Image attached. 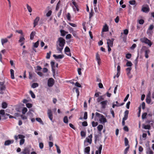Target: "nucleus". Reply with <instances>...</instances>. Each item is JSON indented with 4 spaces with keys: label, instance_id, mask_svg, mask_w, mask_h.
Segmentation results:
<instances>
[{
    "label": "nucleus",
    "instance_id": "nucleus-1",
    "mask_svg": "<svg viewBox=\"0 0 154 154\" xmlns=\"http://www.w3.org/2000/svg\"><path fill=\"white\" fill-rule=\"evenodd\" d=\"M57 43L59 44V47L58 45L57 46V51H59L58 53H61L65 44V40L63 38L60 37L58 38Z\"/></svg>",
    "mask_w": 154,
    "mask_h": 154
},
{
    "label": "nucleus",
    "instance_id": "nucleus-2",
    "mask_svg": "<svg viewBox=\"0 0 154 154\" xmlns=\"http://www.w3.org/2000/svg\"><path fill=\"white\" fill-rule=\"evenodd\" d=\"M96 116L99 118V121L101 123L103 124L107 122L106 118L103 115L96 112Z\"/></svg>",
    "mask_w": 154,
    "mask_h": 154
},
{
    "label": "nucleus",
    "instance_id": "nucleus-3",
    "mask_svg": "<svg viewBox=\"0 0 154 154\" xmlns=\"http://www.w3.org/2000/svg\"><path fill=\"white\" fill-rule=\"evenodd\" d=\"M140 41L143 43H145V44H148L149 47H151L152 44L151 41L145 37L140 38Z\"/></svg>",
    "mask_w": 154,
    "mask_h": 154
},
{
    "label": "nucleus",
    "instance_id": "nucleus-4",
    "mask_svg": "<svg viewBox=\"0 0 154 154\" xmlns=\"http://www.w3.org/2000/svg\"><path fill=\"white\" fill-rule=\"evenodd\" d=\"M142 49L144 51L145 56L146 58L149 57L148 54L150 52V51L146 46H143L142 48Z\"/></svg>",
    "mask_w": 154,
    "mask_h": 154
},
{
    "label": "nucleus",
    "instance_id": "nucleus-5",
    "mask_svg": "<svg viewBox=\"0 0 154 154\" xmlns=\"http://www.w3.org/2000/svg\"><path fill=\"white\" fill-rule=\"evenodd\" d=\"M47 115L48 116L49 118L50 119V120L53 122H54L53 121V115L52 111L50 109H48L47 111Z\"/></svg>",
    "mask_w": 154,
    "mask_h": 154
},
{
    "label": "nucleus",
    "instance_id": "nucleus-6",
    "mask_svg": "<svg viewBox=\"0 0 154 154\" xmlns=\"http://www.w3.org/2000/svg\"><path fill=\"white\" fill-rule=\"evenodd\" d=\"M54 79L52 78H50L48 80V85L49 87H52L54 85Z\"/></svg>",
    "mask_w": 154,
    "mask_h": 154
},
{
    "label": "nucleus",
    "instance_id": "nucleus-7",
    "mask_svg": "<svg viewBox=\"0 0 154 154\" xmlns=\"http://www.w3.org/2000/svg\"><path fill=\"white\" fill-rule=\"evenodd\" d=\"M24 138H25V136L21 134L18 135V138L21 139L20 142V145H22L24 143L25 141Z\"/></svg>",
    "mask_w": 154,
    "mask_h": 154
},
{
    "label": "nucleus",
    "instance_id": "nucleus-8",
    "mask_svg": "<svg viewBox=\"0 0 154 154\" xmlns=\"http://www.w3.org/2000/svg\"><path fill=\"white\" fill-rule=\"evenodd\" d=\"M114 40V39L112 38L111 39H109L107 40V46H111V47L113 46V42Z\"/></svg>",
    "mask_w": 154,
    "mask_h": 154
},
{
    "label": "nucleus",
    "instance_id": "nucleus-9",
    "mask_svg": "<svg viewBox=\"0 0 154 154\" xmlns=\"http://www.w3.org/2000/svg\"><path fill=\"white\" fill-rule=\"evenodd\" d=\"M65 52L66 53V54L67 55L70 57L71 56V54L70 53V49L68 47L66 46L65 47Z\"/></svg>",
    "mask_w": 154,
    "mask_h": 154
},
{
    "label": "nucleus",
    "instance_id": "nucleus-10",
    "mask_svg": "<svg viewBox=\"0 0 154 154\" xmlns=\"http://www.w3.org/2000/svg\"><path fill=\"white\" fill-rule=\"evenodd\" d=\"M108 101L106 100L100 102V104L101 105V108L103 109H105L106 108V106L107 105Z\"/></svg>",
    "mask_w": 154,
    "mask_h": 154
},
{
    "label": "nucleus",
    "instance_id": "nucleus-11",
    "mask_svg": "<svg viewBox=\"0 0 154 154\" xmlns=\"http://www.w3.org/2000/svg\"><path fill=\"white\" fill-rule=\"evenodd\" d=\"M40 20V17H36L35 19L34 20L33 24L34 26L33 27H35L36 26H37L38 24V22Z\"/></svg>",
    "mask_w": 154,
    "mask_h": 154
},
{
    "label": "nucleus",
    "instance_id": "nucleus-12",
    "mask_svg": "<svg viewBox=\"0 0 154 154\" xmlns=\"http://www.w3.org/2000/svg\"><path fill=\"white\" fill-rule=\"evenodd\" d=\"M92 134H90L88 136V137L86 138V140L87 142L89 144H91L92 143Z\"/></svg>",
    "mask_w": 154,
    "mask_h": 154
},
{
    "label": "nucleus",
    "instance_id": "nucleus-13",
    "mask_svg": "<svg viewBox=\"0 0 154 154\" xmlns=\"http://www.w3.org/2000/svg\"><path fill=\"white\" fill-rule=\"evenodd\" d=\"M30 150L28 148H25L21 152V154H30Z\"/></svg>",
    "mask_w": 154,
    "mask_h": 154
},
{
    "label": "nucleus",
    "instance_id": "nucleus-14",
    "mask_svg": "<svg viewBox=\"0 0 154 154\" xmlns=\"http://www.w3.org/2000/svg\"><path fill=\"white\" fill-rule=\"evenodd\" d=\"M146 154H153V151L151 150L150 146H149L146 149Z\"/></svg>",
    "mask_w": 154,
    "mask_h": 154
},
{
    "label": "nucleus",
    "instance_id": "nucleus-15",
    "mask_svg": "<svg viewBox=\"0 0 154 154\" xmlns=\"http://www.w3.org/2000/svg\"><path fill=\"white\" fill-rule=\"evenodd\" d=\"M131 69L132 68L131 67H128L126 69V71L128 72L127 75L129 79L131 78L132 77V75L129 76V75L130 74V71Z\"/></svg>",
    "mask_w": 154,
    "mask_h": 154
},
{
    "label": "nucleus",
    "instance_id": "nucleus-16",
    "mask_svg": "<svg viewBox=\"0 0 154 154\" xmlns=\"http://www.w3.org/2000/svg\"><path fill=\"white\" fill-rule=\"evenodd\" d=\"M53 57L55 58L56 59H62L64 57V55H59L57 56L56 54H54Z\"/></svg>",
    "mask_w": 154,
    "mask_h": 154
},
{
    "label": "nucleus",
    "instance_id": "nucleus-17",
    "mask_svg": "<svg viewBox=\"0 0 154 154\" xmlns=\"http://www.w3.org/2000/svg\"><path fill=\"white\" fill-rule=\"evenodd\" d=\"M14 140H8L6 141L4 143V145L5 146L9 145L10 144L12 143H14Z\"/></svg>",
    "mask_w": 154,
    "mask_h": 154
},
{
    "label": "nucleus",
    "instance_id": "nucleus-18",
    "mask_svg": "<svg viewBox=\"0 0 154 154\" xmlns=\"http://www.w3.org/2000/svg\"><path fill=\"white\" fill-rule=\"evenodd\" d=\"M149 9L148 7H143L142 8V11L145 13H148L149 11Z\"/></svg>",
    "mask_w": 154,
    "mask_h": 154
},
{
    "label": "nucleus",
    "instance_id": "nucleus-19",
    "mask_svg": "<svg viewBox=\"0 0 154 154\" xmlns=\"http://www.w3.org/2000/svg\"><path fill=\"white\" fill-rule=\"evenodd\" d=\"M109 27L106 24H105V25L103 26L102 32H106L108 31Z\"/></svg>",
    "mask_w": 154,
    "mask_h": 154
},
{
    "label": "nucleus",
    "instance_id": "nucleus-20",
    "mask_svg": "<svg viewBox=\"0 0 154 154\" xmlns=\"http://www.w3.org/2000/svg\"><path fill=\"white\" fill-rule=\"evenodd\" d=\"M142 128L145 129L150 130L151 129V126L149 125H145L143 124L142 125Z\"/></svg>",
    "mask_w": 154,
    "mask_h": 154
},
{
    "label": "nucleus",
    "instance_id": "nucleus-21",
    "mask_svg": "<svg viewBox=\"0 0 154 154\" xmlns=\"http://www.w3.org/2000/svg\"><path fill=\"white\" fill-rule=\"evenodd\" d=\"M6 89V87L5 85L0 86V94H3L4 92L3 91H5Z\"/></svg>",
    "mask_w": 154,
    "mask_h": 154
},
{
    "label": "nucleus",
    "instance_id": "nucleus-22",
    "mask_svg": "<svg viewBox=\"0 0 154 154\" xmlns=\"http://www.w3.org/2000/svg\"><path fill=\"white\" fill-rule=\"evenodd\" d=\"M54 64L55 62L54 61H52L51 62V66L52 71L54 73L55 72V69H54V68L55 67Z\"/></svg>",
    "mask_w": 154,
    "mask_h": 154
},
{
    "label": "nucleus",
    "instance_id": "nucleus-23",
    "mask_svg": "<svg viewBox=\"0 0 154 154\" xmlns=\"http://www.w3.org/2000/svg\"><path fill=\"white\" fill-rule=\"evenodd\" d=\"M36 34V32L35 31H32L31 32V33L30 34V39L31 40H33L34 38V36L35 34Z\"/></svg>",
    "mask_w": 154,
    "mask_h": 154
},
{
    "label": "nucleus",
    "instance_id": "nucleus-24",
    "mask_svg": "<svg viewBox=\"0 0 154 154\" xmlns=\"http://www.w3.org/2000/svg\"><path fill=\"white\" fill-rule=\"evenodd\" d=\"M60 32L61 33V35L63 36H65L66 34L68 33V32H66L64 30H60Z\"/></svg>",
    "mask_w": 154,
    "mask_h": 154
},
{
    "label": "nucleus",
    "instance_id": "nucleus-25",
    "mask_svg": "<svg viewBox=\"0 0 154 154\" xmlns=\"http://www.w3.org/2000/svg\"><path fill=\"white\" fill-rule=\"evenodd\" d=\"M90 151V147L88 146L85 148V152L88 154H90L89 152Z\"/></svg>",
    "mask_w": 154,
    "mask_h": 154
},
{
    "label": "nucleus",
    "instance_id": "nucleus-26",
    "mask_svg": "<svg viewBox=\"0 0 154 154\" xmlns=\"http://www.w3.org/2000/svg\"><path fill=\"white\" fill-rule=\"evenodd\" d=\"M10 72H11V78L12 79H14V70L13 69H10Z\"/></svg>",
    "mask_w": 154,
    "mask_h": 154
},
{
    "label": "nucleus",
    "instance_id": "nucleus-27",
    "mask_svg": "<svg viewBox=\"0 0 154 154\" xmlns=\"http://www.w3.org/2000/svg\"><path fill=\"white\" fill-rule=\"evenodd\" d=\"M129 3L131 5H135V6L136 5V1L135 0L130 1L129 2Z\"/></svg>",
    "mask_w": 154,
    "mask_h": 154
},
{
    "label": "nucleus",
    "instance_id": "nucleus-28",
    "mask_svg": "<svg viewBox=\"0 0 154 154\" xmlns=\"http://www.w3.org/2000/svg\"><path fill=\"white\" fill-rule=\"evenodd\" d=\"M8 42V40L7 38H5L4 39H1V42L2 44L3 45H4V44L5 43L7 42Z\"/></svg>",
    "mask_w": 154,
    "mask_h": 154
},
{
    "label": "nucleus",
    "instance_id": "nucleus-29",
    "mask_svg": "<svg viewBox=\"0 0 154 154\" xmlns=\"http://www.w3.org/2000/svg\"><path fill=\"white\" fill-rule=\"evenodd\" d=\"M26 8L29 12L31 13L32 12V8L28 4H26Z\"/></svg>",
    "mask_w": 154,
    "mask_h": 154
},
{
    "label": "nucleus",
    "instance_id": "nucleus-30",
    "mask_svg": "<svg viewBox=\"0 0 154 154\" xmlns=\"http://www.w3.org/2000/svg\"><path fill=\"white\" fill-rule=\"evenodd\" d=\"M103 125H99L97 127V128L98 130L100 131H101L102 130V129L103 128Z\"/></svg>",
    "mask_w": 154,
    "mask_h": 154
},
{
    "label": "nucleus",
    "instance_id": "nucleus-31",
    "mask_svg": "<svg viewBox=\"0 0 154 154\" xmlns=\"http://www.w3.org/2000/svg\"><path fill=\"white\" fill-rule=\"evenodd\" d=\"M8 104L5 102H3L2 104V107L3 109H5L7 107Z\"/></svg>",
    "mask_w": 154,
    "mask_h": 154
},
{
    "label": "nucleus",
    "instance_id": "nucleus-32",
    "mask_svg": "<svg viewBox=\"0 0 154 154\" xmlns=\"http://www.w3.org/2000/svg\"><path fill=\"white\" fill-rule=\"evenodd\" d=\"M103 100L104 98L103 97V96H101L97 98V101L98 102H99Z\"/></svg>",
    "mask_w": 154,
    "mask_h": 154
},
{
    "label": "nucleus",
    "instance_id": "nucleus-33",
    "mask_svg": "<svg viewBox=\"0 0 154 154\" xmlns=\"http://www.w3.org/2000/svg\"><path fill=\"white\" fill-rule=\"evenodd\" d=\"M38 85L37 83H33L32 85V87L33 88H35L38 87Z\"/></svg>",
    "mask_w": 154,
    "mask_h": 154
},
{
    "label": "nucleus",
    "instance_id": "nucleus-34",
    "mask_svg": "<svg viewBox=\"0 0 154 154\" xmlns=\"http://www.w3.org/2000/svg\"><path fill=\"white\" fill-rule=\"evenodd\" d=\"M71 33L75 37L78 38V36L77 35V32L75 31H73V32H72Z\"/></svg>",
    "mask_w": 154,
    "mask_h": 154
},
{
    "label": "nucleus",
    "instance_id": "nucleus-35",
    "mask_svg": "<svg viewBox=\"0 0 154 154\" xmlns=\"http://www.w3.org/2000/svg\"><path fill=\"white\" fill-rule=\"evenodd\" d=\"M34 44L33 46L35 48H37L38 47L39 44V41H37L36 42L34 43Z\"/></svg>",
    "mask_w": 154,
    "mask_h": 154
},
{
    "label": "nucleus",
    "instance_id": "nucleus-36",
    "mask_svg": "<svg viewBox=\"0 0 154 154\" xmlns=\"http://www.w3.org/2000/svg\"><path fill=\"white\" fill-rule=\"evenodd\" d=\"M128 139L126 138H125V146H128V145H128Z\"/></svg>",
    "mask_w": 154,
    "mask_h": 154
},
{
    "label": "nucleus",
    "instance_id": "nucleus-37",
    "mask_svg": "<svg viewBox=\"0 0 154 154\" xmlns=\"http://www.w3.org/2000/svg\"><path fill=\"white\" fill-rule=\"evenodd\" d=\"M63 122L65 123H68V120L67 116H65L63 118Z\"/></svg>",
    "mask_w": 154,
    "mask_h": 154
},
{
    "label": "nucleus",
    "instance_id": "nucleus-38",
    "mask_svg": "<svg viewBox=\"0 0 154 154\" xmlns=\"http://www.w3.org/2000/svg\"><path fill=\"white\" fill-rule=\"evenodd\" d=\"M96 59L98 61V63H99V61L100 60V56L99 54L97 53L96 54Z\"/></svg>",
    "mask_w": 154,
    "mask_h": 154
},
{
    "label": "nucleus",
    "instance_id": "nucleus-39",
    "mask_svg": "<svg viewBox=\"0 0 154 154\" xmlns=\"http://www.w3.org/2000/svg\"><path fill=\"white\" fill-rule=\"evenodd\" d=\"M147 115V113L144 112L142 114V119H144L146 118V116Z\"/></svg>",
    "mask_w": 154,
    "mask_h": 154
},
{
    "label": "nucleus",
    "instance_id": "nucleus-40",
    "mask_svg": "<svg viewBox=\"0 0 154 154\" xmlns=\"http://www.w3.org/2000/svg\"><path fill=\"white\" fill-rule=\"evenodd\" d=\"M29 93L30 94L31 97L33 98H35V96L34 93L32 91H29Z\"/></svg>",
    "mask_w": 154,
    "mask_h": 154
},
{
    "label": "nucleus",
    "instance_id": "nucleus-41",
    "mask_svg": "<svg viewBox=\"0 0 154 154\" xmlns=\"http://www.w3.org/2000/svg\"><path fill=\"white\" fill-rule=\"evenodd\" d=\"M99 137V135L98 134L97 135H95L94 136V142L95 143H96L97 140H98Z\"/></svg>",
    "mask_w": 154,
    "mask_h": 154
},
{
    "label": "nucleus",
    "instance_id": "nucleus-42",
    "mask_svg": "<svg viewBox=\"0 0 154 154\" xmlns=\"http://www.w3.org/2000/svg\"><path fill=\"white\" fill-rule=\"evenodd\" d=\"M60 2V1H59L56 7V9H55V10L56 11H57L59 8Z\"/></svg>",
    "mask_w": 154,
    "mask_h": 154
},
{
    "label": "nucleus",
    "instance_id": "nucleus-43",
    "mask_svg": "<svg viewBox=\"0 0 154 154\" xmlns=\"http://www.w3.org/2000/svg\"><path fill=\"white\" fill-rule=\"evenodd\" d=\"M124 104V103H122L120 104H118V105L113 104V105L112 106V107L113 108H114L115 106H117V107L121 106L123 105Z\"/></svg>",
    "mask_w": 154,
    "mask_h": 154
},
{
    "label": "nucleus",
    "instance_id": "nucleus-44",
    "mask_svg": "<svg viewBox=\"0 0 154 154\" xmlns=\"http://www.w3.org/2000/svg\"><path fill=\"white\" fill-rule=\"evenodd\" d=\"M27 111V109L26 107H24L22 110V113L23 114H24Z\"/></svg>",
    "mask_w": 154,
    "mask_h": 154
},
{
    "label": "nucleus",
    "instance_id": "nucleus-45",
    "mask_svg": "<svg viewBox=\"0 0 154 154\" xmlns=\"http://www.w3.org/2000/svg\"><path fill=\"white\" fill-rule=\"evenodd\" d=\"M81 135L82 137H85L86 136V133L83 131H82L81 132Z\"/></svg>",
    "mask_w": 154,
    "mask_h": 154
},
{
    "label": "nucleus",
    "instance_id": "nucleus-46",
    "mask_svg": "<svg viewBox=\"0 0 154 154\" xmlns=\"http://www.w3.org/2000/svg\"><path fill=\"white\" fill-rule=\"evenodd\" d=\"M102 148V145H100V146L98 148V150L99 154H101Z\"/></svg>",
    "mask_w": 154,
    "mask_h": 154
},
{
    "label": "nucleus",
    "instance_id": "nucleus-47",
    "mask_svg": "<svg viewBox=\"0 0 154 154\" xmlns=\"http://www.w3.org/2000/svg\"><path fill=\"white\" fill-rule=\"evenodd\" d=\"M126 65L127 66H131L132 65V64L130 61H128Z\"/></svg>",
    "mask_w": 154,
    "mask_h": 154
},
{
    "label": "nucleus",
    "instance_id": "nucleus-48",
    "mask_svg": "<svg viewBox=\"0 0 154 154\" xmlns=\"http://www.w3.org/2000/svg\"><path fill=\"white\" fill-rule=\"evenodd\" d=\"M92 126L93 127H95L97 125L98 123L97 122H95L93 121L92 122Z\"/></svg>",
    "mask_w": 154,
    "mask_h": 154
},
{
    "label": "nucleus",
    "instance_id": "nucleus-49",
    "mask_svg": "<svg viewBox=\"0 0 154 154\" xmlns=\"http://www.w3.org/2000/svg\"><path fill=\"white\" fill-rule=\"evenodd\" d=\"M51 53V52L50 51L48 53H47V56H46V58L47 59H49L50 57V56Z\"/></svg>",
    "mask_w": 154,
    "mask_h": 154
},
{
    "label": "nucleus",
    "instance_id": "nucleus-50",
    "mask_svg": "<svg viewBox=\"0 0 154 154\" xmlns=\"http://www.w3.org/2000/svg\"><path fill=\"white\" fill-rule=\"evenodd\" d=\"M138 21L139 24L141 25L143 24L144 22V20L142 19H140Z\"/></svg>",
    "mask_w": 154,
    "mask_h": 154
},
{
    "label": "nucleus",
    "instance_id": "nucleus-51",
    "mask_svg": "<svg viewBox=\"0 0 154 154\" xmlns=\"http://www.w3.org/2000/svg\"><path fill=\"white\" fill-rule=\"evenodd\" d=\"M151 99L149 97H147L146 98V101L147 103L148 104L150 103L151 102Z\"/></svg>",
    "mask_w": 154,
    "mask_h": 154
},
{
    "label": "nucleus",
    "instance_id": "nucleus-52",
    "mask_svg": "<svg viewBox=\"0 0 154 154\" xmlns=\"http://www.w3.org/2000/svg\"><path fill=\"white\" fill-rule=\"evenodd\" d=\"M67 19L69 20H71V15L69 13H68L66 15Z\"/></svg>",
    "mask_w": 154,
    "mask_h": 154
},
{
    "label": "nucleus",
    "instance_id": "nucleus-53",
    "mask_svg": "<svg viewBox=\"0 0 154 154\" xmlns=\"http://www.w3.org/2000/svg\"><path fill=\"white\" fill-rule=\"evenodd\" d=\"M52 12L51 10L49 11L46 14V15L47 17L50 16L52 14Z\"/></svg>",
    "mask_w": 154,
    "mask_h": 154
},
{
    "label": "nucleus",
    "instance_id": "nucleus-54",
    "mask_svg": "<svg viewBox=\"0 0 154 154\" xmlns=\"http://www.w3.org/2000/svg\"><path fill=\"white\" fill-rule=\"evenodd\" d=\"M129 148V145H128V146L124 150V152L125 154H126L127 153L128 151Z\"/></svg>",
    "mask_w": 154,
    "mask_h": 154
},
{
    "label": "nucleus",
    "instance_id": "nucleus-55",
    "mask_svg": "<svg viewBox=\"0 0 154 154\" xmlns=\"http://www.w3.org/2000/svg\"><path fill=\"white\" fill-rule=\"evenodd\" d=\"M131 55L130 53L126 55V57L128 59H129L131 58Z\"/></svg>",
    "mask_w": 154,
    "mask_h": 154
},
{
    "label": "nucleus",
    "instance_id": "nucleus-56",
    "mask_svg": "<svg viewBox=\"0 0 154 154\" xmlns=\"http://www.w3.org/2000/svg\"><path fill=\"white\" fill-rule=\"evenodd\" d=\"M110 112L112 114V117L114 118L115 117V113L114 111L111 108L110 109Z\"/></svg>",
    "mask_w": 154,
    "mask_h": 154
},
{
    "label": "nucleus",
    "instance_id": "nucleus-57",
    "mask_svg": "<svg viewBox=\"0 0 154 154\" xmlns=\"http://www.w3.org/2000/svg\"><path fill=\"white\" fill-rule=\"evenodd\" d=\"M128 33V29H125L124 30L123 33L125 35H127Z\"/></svg>",
    "mask_w": 154,
    "mask_h": 154
},
{
    "label": "nucleus",
    "instance_id": "nucleus-58",
    "mask_svg": "<svg viewBox=\"0 0 154 154\" xmlns=\"http://www.w3.org/2000/svg\"><path fill=\"white\" fill-rule=\"evenodd\" d=\"M39 147L41 149H42L44 147V144L42 142H40L39 143Z\"/></svg>",
    "mask_w": 154,
    "mask_h": 154
},
{
    "label": "nucleus",
    "instance_id": "nucleus-59",
    "mask_svg": "<svg viewBox=\"0 0 154 154\" xmlns=\"http://www.w3.org/2000/svg\"><path fill=\"white\" fill-rule=\"evenodd\" d=\"M26 106L28 108H30L32 106V105L31 103H27L26 104Z\"/></svg>",
    "mask_w": 154,
    "mask_h": 154
},
{
    "label": "nucleus",
    "instance_id": "nucleus-60",
    "mask_svg": "<svg viewBox=\"0 0 154 154\" xmlns=\"http://www.w3.org/2000/svg\"><path fill=\"white\" fill-rule=\"evenodd\" d=\"M82 125L83 126H88V123L87 122L84 121L82 123Z\"/></svg>",
    "mask_w": 154,
    "mask_h": 154
},
{
    "label": "nucleus",
    "instance_id": "nucleus-61",
    "mask_svg": "<svg viewBox=\"0 0 154 154\" xmlns=\"http://www.w3.org/2000/svg\"><path fill=\"white\" fill-rule=\"evenodd\" d=\"M87 119V112H85L84 113V119Z\"/></svg>",
    "mask_w": 154,
    "mask_h": 154
},
{
    "label": "nucleus",
    "instance_id": "nucleus-62",
    "mask_svg": "<svg viewBox=\"0 0 154 154\" xmlns=\"http://www.w3.org/2000/svg\"><path fill=\"white\" fill-rule=\"evenodd\" d=\"M20 116L23 119H27V117L23 115H21Z\"/></svg>",
    "mask_w": 154,
    "mask_h": 154
},
{
    "label": "nucleus",
    "instance_id": "nucleus-63",
    "mask_svg": "<svg viewBox=\"0 0 154 154\" xmlns=\"http://www.w3.org/2000/svg\"><path fill=\"white\" fill-rule=\"evenodd\" d=\"M75 85L79 88H81L82 87L81 85L78 82H76L75 84Z\"/></svg>",
    "mask_w": 154,
    "mask_h": 154
},
{
    "label": "nucleus",
    "instance_id": "nucleus-64",
    "mask_svg": "<svg viewBox=\"0 0 154 154\" xmlns=\"http://www.w3.org/2000/svg\"><path fill=\"white\" fill-rule=\"evenodd\" d=\"M137 46V45L135 44H134L131 47V49L133 50Z\"/></svg>",
    "mask_w": 154,
    "mask_h": 154
}]
</instances>
